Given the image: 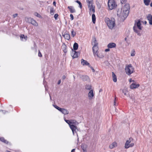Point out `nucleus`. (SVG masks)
<instances>
[{
    "label": "nucleus",
    "mask_w": 152,
    "mask_h": 152,
    "mask_svg": "<svg viewBox=\"0 0 152 152\" xmlns=\"http://www.w3.org/2000/svg\"><path fill=\"white\" fill-rule=\"evenodd\" d=\"M146 23H147V22H146L145 21V24H146Z\"/></svg>",
    "instance_id": "bf43d9fd"
},
{
    "label": "nucleus",
    "mask_w": 152,
    "mask_h": 152,
    "mask_svg": "<svg viewBox=\"0 0 152 152\" xmlns=\"http://www.w3.org/2000/svg\"><path fill=\"white\" fill-rule=\"evenodd\" d=\"M64 121L67 124H69V126H70V125H71L72 124H71V123H70V120H66V119L65 118H64Z\"/></svg>",
    "instance_id": "473e14b6"
},
{
    "label": "nucleus",
    "mask_w": 152,
    "mask_h": 152,
    "mask_svg": "<svg viewBox=\"0 0 152 152\" xmlns=\"http://www.w3.org/2000/svg\"><path fill=\"white\" fill-rule=\"evenodd\" d=\"M58 16V14H55L54 15V18H55V20L57 19V18Z\"/></svg>",
    "instance_id": "ea45409f"
},
{
    "label": "nucleus",
    "mask_w": 152,
    "mask_h": 152,
    "mask_svg": "<svg viewBox=\"0 0 152 152\" xmlns=\"http://www.w3.org/2000/svg\"><path fill=\"white\" fill-rule=\"evenodd\" d=\"M110 48H107V49H105V51L106 52H108L109 51H110Z\"/></svg>",
    "instance_id": "c03bdc74"
},
{
    "label": "nucleus",
    "mask_w": 152,
    "mask_h": 152,
    "mask_svg": "<svg viewBox=\"0 0 152 152\" xmlns=\"http://www.w3.org/2000/svg\"><path fill=\"white\" fill-rule=\"evenodd\" d=\"M55 12V10L53 8L51 7L50 8V13L52 15H53L54 14Z\"/></svg>",
    "instance_id": "7c9ffc66"
},
{
    "label": "nucleus",
    "mask_w": 152,
    "mask_h": 152,
    "mask_svg": "<svg viewBox=\"0 0 152 152\" xmlns=\"http://www.w3.org/2000/svg\"><path fill=\"white\" fill-rule=\"evenodd\" d=\"M93 70H94V69H93Z\"/></svg>",
    "instance_id": "052dcab7"
},
{
    "label": "nucleus",
    "mask_w": 152,
    "mask_h": 152,
    "mask_svg": "<svg viewBox=\"0 0 152 152\" xmlns=\"http://www.w3.org/2000/svg\"><path fill=\"white\" fill-rule=\"evenodd\" d=\"M62 78L63 79V80H64L66 78V76H65V75H63V76H62Z\"/></svg>",
    "instance_id": "8fccbe9b"
},
{
    "label": "nucleus",
    "mask_w": 152,
    "mask_h": 152,
    "mask_svg": "<svg viewBox=\"0 0 152 152\" xmlns=\"http://www.w3.org/2000/svg\"><path fill=\"white\" fill-rule=\"evenodd\" d=\"M124 39L125 40H126V38H125V39Z\"/></svg>",
    "instance_id": "4d7b16f0"
},
{
    "label": "nucleus",
    "mask_w": 152,
    "mask_h": 152,
    "mask_svg": "<svg viewBox=\"0 0 152 152\" xmlns=\"http://www.w3.org/2000/svg\"><path fill=\"white\" fill-rule=\"evenodd\" d=\"M94 95L93 90H90L88 94V96L89 100L93 99L94 97Z\"/></svg>",
    "instance_id": "1a4fd4ad"
},
{
    "label": "nucleus",
    "mask_w": 152,
    "mask_h": 152,
    "mask_svg": "<svg viewBox=\"0 0 152 152\" xmlns=\"http://www.w3.org/2000/svg\"><path fill=\"white\" fill-rule=\"evenodd\" d=\"M68 8L69 10V11L71 13H73L76 12L75 10L73 7L68 6Z\"/></svg>",
    "instance_id": "a211bd4d"
},
{
    "label": "nucleus",
    "mask_w": 152,
    "mask_h": 152,
    "mask_svg": "<svg viewBox=\"0 0 152 152\" xmlns=\"http://www.w3.org/2000/svg\"><path fill=\"white\" fill-rule=\"evenodd\" d=\"M53 106H54V107L56 108V109H57L59 111H60V110L61 109V108L59 107H58L57 105H53Z\"/></svg>",
    "instance_id": "e433bc0d"
},
{
    "label": "nucleus",
    "mask_w": 152,
    "mask_h": 152,
    "mask_svg": "<svg viewBox=\"0 0 152 152\" xmlns=\"http://www.w3.org/2000/svg\"><path fill=\"white\" fill-rule=\"evenodd\" d=\"M69 127L72 132L73 134L74 135V132H76V130L77 129L76 127L73 125H72L70 126Z\"/></svg>",
    "instance_id": "2eb2a0df"
},
{
    "label": "nucleus",
    "mask_w": 152,
    "mask_h": 152,
    "mask_svg": "<svg viewBox=\"0 0 152 152\" xmlns=\"http://www.w3.org/2000/svg\"><path fill=\"white\" fill-rule=\"evenodd\" d=\"M76 34V33L75 32H74L73 31V30L71 31V35L73 37H74Z\"/></svg>",
    "instance_id": "58836bf2"
},
{
    "label": "nucleus",
    "mask_w": 152,
    "mask_h": 152,
    "mask_svg": "<svg viewBox=\"0 0 152 152\" xmlns=\"http://www.w3.org/2000/svg\"><path fill=\"white\" fill-rule=\"evenodd\" d=\"M63 36L65 39L67 40L69 39L70 38V35L68 34H65Z\"/></svg>",
    "instance_id": "5701e85b"
},
{
    "label": "nucleus",
    "mask_w": 152,
    "mask_h": 152,
    "mask_svg": "<svg viewBox=\"0 0 152 152\" xmlns=\"http://www.w3.org/2000/svg\"><path fill=\"white\" fill-rule=\"evenodd\" d=\"M81 148L83 151V152H86L87 145L85 144H82L81 145Z\"/></svg>",
    "instance_id": "f3484780"
},
{
    "label": "nucleus",
    "mask_w": 152,
    "mask_h": 152,
    "mask_svg": "<svg viewBox=\"0 0 152 152\" xmlns=\"http://www.w3.org/2000/svg\"><path fill=\"white\" fill-rule=\"evenodd\" d=\"M73 77H74V79H75V76H73Z\"/></svg>",
    "instance_id": "13d9d810"
},
{
    "label": "nucleus",
    "mask_w": 152,
    "mask_h": 152,
    "mask_svg": "<svg viewBox=\"0 0 152 152\" xmlns=\"http://www.w3.org/2000/svg\"><path fill=\"white\" fill-rule=\"evenodd\" d=\"M146 18L148 20L150 24L152 25V15L151 14H148L146 15Z\"/></svg>",
    "instance_id": "9b49d317"
},
{
    "label": "nucleus",
    "mask_w": 152,
    "mask_h": 152,
    "mask_svg": "<svg viewBox=\"0 0 152 152\" xmlns=\"http://www.w3.org/2000/svg\"><path fill=\"white\" fill-rule=\"evenodd\" d=\"M91 86L90 85H86V86L85 88L86 89L88 90H89L90 91L91 89Z\"/></svg>",
    "instance_id": "c756f323"
},
{
    "label": "nucleus",
    "mask_w": 152,
    "mask_h": 152,
    "mask_svg": "<svg viewBox=\"0 0 152 152\" xmlns=\"http://www.w3.org/2000/svg\"><path fill=\"white\" fill-rule=\"evenodd\" d=\"M56 3L55 1H54L53 2V4L55 6H56Z\"/></svg>",
    "instance_id": "09e8293b"
},
{
    "label": "nucleus",
    "mask_w": 152,
    "mask_h": 152,
    "mask_svg": "<svg viewBox=\"0 0 152 152\" xmlns=\"http://www.w3.org/2000/svg\"><path fill=\"white\" fill-rule=\"evenodd\" d=\"M18 16L17 14H15L13 15V17L14 18Z\"/></svg>",
    "instance_id": "a18cd8bd"
},
{
    "label": "nucleus",
    "mask_w": 152,
    "mask_h": 152,
    "mask_svg": "<svg viewBox=\"0 0 152 152\" xmlns=\"http://www.w3.org/2000/svg\"><path fill=\"white\" fill-rule=\"evenodd\" d=\"M150 1L151 0H144V2L145 5L148 6L149 5Z\"/></svg>",
    "instance_id": "c85d7f7f"
},
{
    "label": "nucleus",
    "mask_w": 152,
    "mask_h": 152,
    "mask_svg": "<svg viewBox=\"0 0 152 152\" xmlns=\"http://www.w3.org/2000/svg\"><path fill=\"white\" fill-rule=\"evenodd\" d=\"M71 124H74L75 125H77L78 124V123L75 120H70Z\"/></svg>",
    "instance_id": "393cba45"
},
{
    "label": "nucleus",
    "mask_w": 152,
    "mask_h": 152,
    "mask_svg": "<svg viewBox=\"0 0 152 152\" xmlns=\"http://www.w3.org/2000/svg\"><path fill=\"white\" fill-rule=\"evenodd\" d=\"M132 138H130L126 141L125 146V148H128L129 147H132L134 145V143H131L132 141Z\"/></svg>",
    "instance_id": "6e6552de"
},
{
    "label": "nucleus",
    "mask_w": 152,
    "mask_h": 152,
    "mask_svg": "<svg viewBox=\"0 0 152 152\" xmlns=\"http://www.w3.org/2000/svg\"><path fill=\"white\" fill-rule=\"evenodd\" d=\"M78 45L77 43L75 42L73 45V49L74 50H76L78 48Z\"/></svg>",
    "instance_id": "b1692460"
},
{
    "label": "nucleus",
    "mask_w": 152,
    "mask_h": 152,
    "mask_svg": "<svg viewBox=\"0 0 152 152\" xmlns=\"http://www.w3.org/2000/svg\"><path fill=\"white\" fill-rule=\"evenodd\" d=\"M116 99V97H115V100H114V105H115V99Z\"/></svg>",
    "instance_id": "49530a36"
},
{
    "label": "nucleus",
    "mask_w": 152,
    "mask_h": 152,
    "mask_svg": "<svg viewBox=\"0 0 152 152\" xmlns=\"http://www.w3.org/2000/svg\"><path fill=\"white\" fill-rule=\"evenodd\" d=\"M81 64L83 66L84 65H89V64L87 61L84 59H82L81 60Z\"/></svg>",
    "instance_id": "aec40b11"
},
{
    "label": "nucleus",
    "mask_w": 152,
    "mask_h": 152,
    "mask_svg": "<svg viewBox=\"0 0 152 152\" xmlns=\"http://www.w3.org/2000/svg\"><path fill=\"white\" fill-rule=\"evenodd\" d=\"M126 72L128 75H130L134 72V69L131 64L126 65L125 68Z\"/></svg>",
    "instance_id": "39448f33"
},
{
    "label": "nucleus",
    "mask_w": 152,
    "mask_h": 152,
    "mask_svg": "<svg viewBox=\"0 0 152 152\" xmlns=\"http://www.w3.org/2000/svg\"><path fill=\"white\" fill-rule=\"evenodd\" d=\"M75 149H73L72 150L71 152H74V151H75Z\"/></svg>",
    "instance_id": "864d4df0"
},
{
    "label": "nucleus",
    "mask_w": 152,
    "mask_h": 152,
    "mask_svg": "<svg viewBox=\"0 0 152 152\" xmlns=\"http://www.w3.org/2000/svg\"><path fill=\"white\" fill-rule=\"evenodd\" d=\"M61 80H59L58 82V84H59L61 83Z\"/></svg>",
    "instance_id": "603ef678"
},
{
    "label": "nucleus",
    "mask_w": 152,
    "mask_h": 152,
    "mask_svg": "<svg viewBox=\"0 0 152 152\" xmlns=\"http://www.w3.org/2000/svg\"><path fill=\"white\" fill-rule=\"evenodd\" d=\"M34 15L35 16H36L38 18H42L41 15L37 12H35L34 13Z\"/></svg>",
    "instance_id": "f704fd0d"
},
{
    "label": "nucleus",
    "mask_w": 152,
    "mask_h": 152,
    "mask_svg": "<svg viewBox=\"0 0 152 152\" xmlns=\"http://www.w3.org/2000/svg\"><path fill=\"white\" fill-rule=\"evenodd\" d=\"M116 45L115 43L113 42H111L109 43L107 45V47L109 48H115Z\"/></svg>",
    "instance_id": "f8f14e48"
},
{
    "label": "nucleus",
    "mask_w": 152,
    "mask_h": 152,
    "mask_svg": "<svg viewBox=\"0 0 152 152\" xmlns=\"http://www.w3.org/2000/svg\"><path fill=\"white\" fill-rule=\"evenodd\" d=\"M92 19L93 23H95L96 21V17L94 14H93L92 15Z\"/></svg>",
    "instance_id": "a878e982"
},
{
    "label": "nucleus",
    "mask_w": 152,
    "mask_h": 152,
    "mask_svg": "<svg viewBox=\"0 0 152 152\" xmlns=\"http://www.w3.org/2000/svg\"><path fill=\"white\" fill-rule=\"evenodd\" d=\"M79 53L78 52L74 51L72 52V55L73 58H76L78 57V54Z\"/></svg>",
    "instance_id": "6ab92c4d"
},
{
    "label": "nucleus",
    "mask_w": 152,
    "mask_h": 152,
    "mask_svg": "<svg viewBox=\"0 0 152 152\" xmlns=\"http://www.w3.org/2000/svg\"><path fill=\"white\" fill-rule=\"evenodd\" d=\"M50 99L51 100V96H50Z\"/></svg>",
    "instance_id": "5fc2aeb1"
},
{
    "label": "nucleus",
    "mask_w": 152,
    "mask_h": 152,
    "mask_svg": "<svg viewBox=\"0 0 152 152\" xmlns=\"http://www.w3.org/2000/svg\"><path fill=\"white\" fill-rule=\"evenodd\" d=\"M135 51L134 50H132L131 53V56H133L135 55Z\"/></svg>",
    "instance_id": "c9c22d12"
},
{
    "label": "nucleus",
    "mask_w": 152,
    "mask_h": 152,
    "mask_svg": "<svg viewBox=\"0 0 152 152\" xmlns=\"http://www.w3.org/2000/svg\"><path fill=\"white\" fill-rule=\"evenodd\" d=\"M88 8L90 11V14H92L91 11L93 13H94L95 12L94 7L93 5V4L88 5Z\"/></svg>",
    "instance_id": "9d476101"
},
{
    "label": "nucleus",
    "mask_w": 152,
    "mask_h": 152,
    "mask_svg": "<svg viewBox=\"0 0 152 152\" xmlns=\"http://www.w3.org/2000/svg\"><path fill=\"white\" fill-rule=\"evenodd\" d=\"M104 21L109 28L112 29L114 27L115 20L114 18L110 19L108 18H105L104 19Z\"/></svg>",
    "instance_id": "7ed1b4c3"
},
{
    "label": "nucleus",
    "mask_w": 152,
    "mask_h": 152,
    "mask_svg": "<svg viewBox=\"0 0 152 152\" xmlns=\"http://www.w3.org/2000/svg\"><path fill=\"white\" fill-rule=\"evenodd\" d=\"M5 152H10V151H6Z\"/></svg>",
    "instance_id": "6e6d98bb"
},
{
    "label": "nucleus",
    "mask_w": 152,
    "mask_h": 152,
    "mask_svg": "<svg viewBox=\"0 0 152 152\" xmlns=\"http://www.w3.org/2000/svg\"><path fill=\"white\" fill-rule=\"evenodd\" d=\"M76 2L78 3L79 4V7H80V8H82V5L81 3V2L79 1L78 0H77Z\"/></svg>",
    "instance_id": "4c0bfd02"
},
{
    "label": "nucleus",
    "mask_w": 152,
    "mask_h": 152,
    "mask_svg": "<svg viewBox=\"0 0 152 152\" xmlns=\"http://www.w3.org/2000/svg\"><path fill=\"white\" fill-rule=\"evenodd\" d=\"M0 140L6 144H7L8 143V141L7 140H5L3 137L0 138Z\"/></svg>",
    "instance_id": "cd10ccee"
},
{
    "label": "nucleus",
    "mask_w": 152,
    "mask_h": 152,
    "mask_svg": "<svg viewBox=\"0 0 152 152\" xmlns=\"http://www.w3.org/2000/svg\"><path fill=\"white\" fill-rule=\"evenodd\" d=\"M70 17L71 18V19L72 20H73L74 19V17H73V15L72 14H71L70 15Z\"/></svg>",
    "instance_id": "a19ab883"
},
{
    "label": "nucleus",
    "mask_w": 152,
    "mask_h": 152,
    "mask_svg": "<svg viewBox=\"0 0 152 152\" xmlns=\"http://www.w3.org/2000/svg\"><path fill=\"white\" fill-rule=\"evenodd\" d=\"M20 37L21 39H23L24 38L25 40H26L27 39V37H25L24 36V35L23 34H21L20 36Z\"/></svg>",
    "instance_id": "72a5a7b5"
},
{
    "label": "nucleus",
    "mask_w": 152,
    "mask_h": 152,
    "mask_svg": "<svg viewBox=\"0 0 152 152\" xmlns=\"http://www.w3.org/2000/svg\"><path fill=\"white\" fill-rule=\"evenodd\" d=\"M122 92L124 95L127 96H128L129 95V92L126 89H124L122 90Z\"/></svg>",
    "instance_id": "4be33fe9"
},
{
    "label": "nucleus",
    "mask_w": 152,
    "mask_h": 152,
    "mask_svg": "<svg viewBox=\"0 0 152 152\" xmlns=\"http://www.w3.org/2000/svg\"><path fill=\"white\" fill-rule=\"evenodd\" d=\"M129 81L130 82H133L134 80H132V79L131 78V79H129Z\"/></svg>",
    "instance_id": "3c124183"
},
{
    "label": "nucleus",
    "mask_w": 152,
    "mask_h": 152,
    "mask_svg": "<svg viewBox=\"0 0 152 152\" xmlns=\"http://www.w3.org/2000/svg\"><path fill=\"white\" fill-rule=\"evenodd\" d=\"M128 96H129V98L131 99H133V97H132V96H130L129 95H128Z\"/></svg>",
    "instance_id": "de8ad7c7"
},
{
    "label": "nucleus",
    "mask_w": 152,
    "mask_h": 152,
    "mask_svg": "<svg viewBox=\"0 0 152 152\" xmlns=\"http://www.w3.org/2000/svg\"><path fill=\"white\" fill-rule=\"evenodd\" d=\"M130 6L126 4L122 7L121 10L117 12V15L122 20H124L128 16L129 13Z\"/></svg>",
    "instance_id": "f257e3e1"
},
{
    "label": "nucleus",
    "mask_w": 152,
    "mask_h": 152,
    "mask_svg": "<svg viewBox=\"0 0 152 152\" xmlns=\"http://www.w3.org/2000/svg\"><path fill=\"white\" fill-rule=\"evenodd\" d=\"M127 0H121V3L122 4L124 3Z\"/></svg>",
    "instance_id": "37998d69"
},
{
    "label": "nucleus",
    "mask_w": 152,
    "mask_h": 152,
    "mask_svg": "<svg viewBox=\"0 0 152 152\" xmlns=\"http://www.w3.org/2000/svg\"><path fill=\"white\" fill-rule=\"evenodd\" d=\"M38 55V56L40 57H41L42 56V54L41 53L39 50V51Z\"/></svg>",
    "instance_id": "79ce46f5"
},
{
    "label": "nucleus",
    "mask_w": 152,
    "mask_h": 152,
    "mask_svg": "<svg viewBox=\"0 0 152 152\" xmlns=\"http://www.w3.org/2000/svg\"><path fill=\"white\" fill-rule=\"evenodd\" d=\"M141 25V24L140 20L136 22L133 27L134 31L136 33H138L139 32V30H141L142 29V27Z\"/></svg>",
    "instance_id": "20e7f679"
},
{
    "label": "nucleus",
    "mask_w": 152,
    "mask_h": 152,
    "mask_svg": "<svg viewBox=\"0 0 152 152\" xmlns=\"http://www.w3.org/2000/svg\"><path fill=\"white\" fill-rule=\"evenodd\" d=\"M117 146V143L115 142H113L109 146V148L111 149H113Z\"/></svg>",
    "instance_id": "dca6fc26"
},
{
    "label": "nucleus",
    "mask_w": 152,
    "mask_h": 152,
    "mask_svg": "<svg viewBox=\"0 0 152 152\" xmlns=\"http://www.w3.org/2000/svg\"><path fill=\"white\" fill-rule=\"evenodd\" d=\"M25 20L27 22L31 23L35 26H37L38 25V23L35 20L31 18H26Z\"/></svg>",
    "instance_id": "0eeeda50"
},
{
    "label": "nucleus",
    "mask_w": 152,
    "mask_h": 152,
    "mask_svg": "<svg viewBox=\"0 0 152 152\" xmlns=\"http://www.w3.org/2000/svg\"><path fill=\"white\" fill-rule=\"evenodd\" d=\"M91 44L93 46L92 49L93 52V54L94 57L97 56L99 57L98 55L97 51L98 50V43L95 37H93L91 41Z\"/></svg>",
    "instance_id": "f03ea898"
},
{
    "label": "nucleus",
    "mask_w": 152,
    "mask_h": 152,
    "mask_svg": "<svg viewBox=\"0 0 152 152\" xmlns=\"http://www.w3.org/2000/svg\"><path fill=\"white\" fill-rule=\"evenodd\" d=\"M86 1L88 3V5L93 4V0H86Z\"/></svg>",
    "instance_id": "2f4dec72"
},
{
    "label": "nucleus",
    "mask_w": 152,
    "mask_h": 152,
    "mask_svg": "<svg viewBox=\"0 0 152 152\" xmlns=\"http://www.w3.org/2000/svg\"><path fill=\"white\" fill-rule=\"evenodd\" d=\"M112 76L113 77V80L114 82H116L117 81L116 76L114 72H112Z\"/></svg>",
    "instance_id": "412c9836"
},
{
    "label": "nucleus",
    "mask_w": 152,
    "mask_h": 152,
    "mask_svg": "<svg viewBox=\"0 0 152 152\" xmlns=\"http://www.w3.org/2000/svg\"><path fill=\"white\" fill-rule=\"evenodd\" d=\"M140 86L139 84H137L136 83H133L130 86L131 89H134L138 88Z\"/></svg>",
    "instance_id": "ddd939ff"
},
{
    "label": "nucleus",
    "mask_w": 152,
    "mask_h": 152,
    "mask_svg": "<svg viewBox=\"0 0 152 152\" xmlns=\"http://www.w3.org/2000/svg\"><path fill=\"white\" fill-rule=\"evenodd\" d=\"M82 79L83 81H86L89 79V78L87 76H82Z\"/></svg>",
    "instance_id": "bb28decb"
},
{
    "label": "nucleus",
    "mask_w": 152,
    "mask_h": 152,
    "mask_svg": "<svg viewBox=\"0 0 152 152\" xmlns=\"http://www.w3.org/2000/svg\"><path fill=\"white\" fill-rule=\"evenodd\" d=\"M107 4L109 9L110 10L114 9L117 6L114 0H109Z\"/></svg>",
    "instance_id": "423d86ee"
},
{
    "label": "nucleus",
    "mask_w": 152,
    "mask_h": 152,
    "mask_svg": "<svg viewBox=\"0 0 152 152\" xmlns=\"http://www.w3.org/2000/svg\"><path fill=\"white\" fill-rule=\"evenodd\" d=\"M60 111L64 115L68 114L69 113V111L64 108H61Z\"/></svg>",
    "instance_id": "4468645a"
}]
</instances>
